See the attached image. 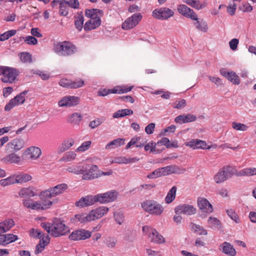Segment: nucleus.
<instances>
[{"label":"nucleus","mask_w":256,"mask_h":256,"mask_svg":"<svg viewBox=\"0 0 256 256\" xmlns=\"http://www.w3.org/2000/svg\"><path fill=\"white\" fill-rule=\"evenodd\" d=\"M41 226L50 234L54 237L64 236L70 230L68 227L59 220H55L52 224L42 223Z\"/></svg>","instance_id":"obj_1"},{"label":"nucleus","mask_w":256,"mask_h":256,"mask_svg":"<svg viewBox=\"0 0 256 256\" xmlns=\"http://www.w3.org/2000/svg\"><path fill=\"white\" fill-rule=\"evenodd\" d=\"M68 188L66 184H60L40 192L38 196L42 200L50 199L62 194L66 192Z\"/></svg>","instance_id":"obj_2"},{"label":"nucleus","mask_w":256,"mask_h":256,"mask_svg":"<svg viewBox=\"0 0 256 256\" xmlns=\"http://www.w3.org/2000/svg\"><path fill=\"white\" fill-rule=\"evenodd\" d=\"M54 52L59 56H68L72 55L77 51L76 46L72 43L64 41L54 44Z\"/></svg>","instance_id":"obj_3"},{"label":"nucleus","mask_w":256,"mask_h":256,"mask_svg":"<svg viewBox=\"0 0 256 256\" xmlns=\"http://www.w3.org/2000/svg\"><path fill=\"white\" fill-rule=\"evenodd\" d=\"M141 206L145 212L154 216H160L164 211L163 206L158 202L152 200L144 201L141 203Z\"/></svg>","instance_id":"obj_4"},{"label":"nucleus","mask_w":256,"mask_h":256,"mask_svg":"<svg viewBox=\"0 0 256 256\" xmlns=\"http://www.w3.org/2000/svg\"><path fill=\"white\" fill-rule=\"evenodd\" d=\"M54 201L50 200L40 201H34L32 199L26 198L22 200V204L24 207L34 210H46L50 208Z\"/></svg>","instance_id":"obj_5"},{"label":"nucleus","mask_w":256,"mask_h":256,"mask_svg":"<svg viewBox=\"0 0 256 256\" xmlns=\"http://www.w3.org/2000/svg\"><path fill=\"white\" fill-rule=\"evenodd\" d=\"M98 168L96 165L92 164H84L81 166V174H82V179L90 180L100 177Z\"/></svg>","instance_id":"obj_6"},{"label":"nucleus","mask_w":256,"mask_h":256,"mask_svg":"<svg viewBox=\"0 0 256 256\" xmlns=\"http://www.w3.org/2000/svg\"><path fill=\"white\" fill-rule=\"evenodd\" d=\"M144 234L148 236L150 241L156 244H162L165 242L164 236L160 234L158 231L151 227L145 226L142 228Z\"/></svg>","instance_id":"obj_7"},{"label":"nucleus","mask_w":256,"mask_h":256,"mask_svg":"<svg viewBox=\"0 0 256 256\" xmlns=\"http://www.w3.org/2000/svg\"><path fill=\"white\" fill-rule=\"evenodd\" d=\"M234 174L232 167L225 166L220 168L214 177V181L216 184H221L230 178Z\"/></svg>","instance_id":"obj_8"},{"label":"nucleus","mask_w":256,"mask_h":256,"mask_svg":"<svg viewBox=\"0 0 256 256\" xmlns=\"http://www.w3.org/2000/svg\"><path fill=\"white\" fill-rule=\"evenodd\" d=\"M152 16L158 20H168L174 15V11L166 7L156 8L152 12Z\"/></svg>","instance_id":"obj_9"},{"label":"nucleus","mask_w":256,"mask_h":256,"mask_svg":"<svg viewBox=\"0 0 256 256\" xmlns=\"http://www.w3.org/2000/svg\"><path fill=\"white\" fill-rule=\"evenodd\" d=\"M118 194L115 190L97 194L96 195V202L102 204L113 202L116 199Z\"/></svg>","instance_id":"obj_10"},{"label":"nucleus","mask_w":256,"mask_h":256,"mask_svg":"<svg viewBox=\"0 0 256 256\" xmlns=\"http://www.w3.org/2000/svg\"><path fill=\"white\" fill-rule=\"evenodd\" d=\"M19 74L20 72L17 69L6 66L1 80L4 82L12 84Z\"/></svg>","instance_id":"obj_11"},{"label":"nucleus","mask_w":256,"mask_h":256,"mask_svg":"<svg viewBox=\"0 0 256 256\" xmlns=\"http://www.w3.org/2000/svg\"><path fill=\"white\" fill-rule=\"evenodd\" d=\"M142 18L140 13H136L126 18L122 24V28L124 30H129L134 28Z\"/></svg>","instance_id":"obj_12"},{"label":"nucleus","mask_w":256,"mask_h":256,"mask_svg":"<svg viewBox=\"0 0 256 256\" xmlns=\"http://www.w3.org/2000/svg\"><path fill=\"white\" fill-rule=\"evenodd\" d=\"M24 146V142L22 139L16 138L8 142L5 146L6 153L16 152L22 149Z\"/></svg>","instance_id":"obj_13"},{"label":"nucleus","mask_w":256,"mask_h":256,"mask_svg":"<svg viewBox=\"0 0 256 256\" xmlns=\"http://www.w3.org/2000/svg\"><path fill=\"white\" fill-rule=\"evenodd\" d=\"M80 102V98L74 96H66L62 97L58 102L60 107L70 108L77 106Z\"/></svg>","instance_id":"obj_14"},{"label":"nucleus","mask_w":256,"mask_h":256,"mask_svg":"<svg viewBox=\"0 0 256 256\" xmlns=\"http://www.w3.org/2000/svg\"><path fill=\"white\" fill-rule=\"evenodd\" d=\"M109 211V208L106 206H98L89 212V217L90 222L100 219L106 216Z\"/></svg>","instance_id":"obj_15"},{"label":"nucleus","mask_w":256,"mask_h":256,"mask_svg":"<svg viewBox=\"0 0 256 256\" xmlns=\"http://www.w3.org/2000/svg\"><path fill=\"white\" fill-rule=\"evenodd\" d=\"M178 12L183 16L192 20H197V14L191 8L184 4L177 6Z\"/></svg>","instance_id":"obj_16"},{"label":"nucleus","mask_w":256,"mask_h":256,"mask_svg":"<svg viewBox=\"0 0 256 256\" xmlns=\"http://www.w3.org/2000/svg\"><path fill=\"white\" fill-rule=\"evenodd\" d=\"M97 203L96 195H88L75 202V206L80 208L92 206Z\"/></svg>","instance_id":"obj_17"},{"label":"nucleus","mask_w":256,"mask_h":256,"mask_svg":"<svg viewBox=\"0 0 256 256\" xmlns=\"http://www.w3.org/2000/svg\"><path fill=\"white\" fill-rule=\"evenodd\" d=\"M196 210L192 205L188 204H181L174 208V212L176 214H186L191 216L196 213Z\"/></svg>","instance_id":"obj_18"},{"label":"nucleus","mask_w":256,"mask_h":256,"mask_svg":"<svg viewBox=\"0 0 256 256\" xmlns=\"http://www.w3.org/2000/svg\"><path fill=\"white\" fill-rule=\"evenodd\" d=\"M91 234L90 232L84 229H80L72 232L69 236V238L74 241L84 240L90 238Z\"/></svg>","instance_id":"obj_19"},{"label":"nucleus","mask_w":256,"mask_h":256,"mask_svg":"<svg viewBox=\"0 0 256 256\" xmlns=\"http://www.w3.org/2000/svg\"><path fill=\"white\" fill-rule=\"evenodd\" d=\"M197 204L199 208L204 212L210 214L213 212L212 206L206 198L203 197L198 198Z\"/></svg>","instance_id":"obj_20"},{"label":"nucleus","mask_w":256,"mask_h":256,"mask_svg":"<svg viewBox=\"0 0 256 256\" xmlns=\"http://www.w3.org/2000/svg\"><path fill=\"white\" fill-rule=\"evenodd\" d=\"M18 240V236L12 234H0V245L6 246Z\"/></svg>","instance_id":"obj_21"},{"label":"nucleus","mask_w":256,"mask_h":256,"mask_svg":"<svg viewBox=\"0 0 256 256\" xmlns=\"http://www.w3.org/2000/svg\"><path fill=\"white\" fill-rule=\"evenodd\" d=\"M139 158L137 157H128L127 158L125 156H118L115 157L112 161V164H130L135 163L139 160Z\"/></svg>","instance_id":"obj_22"},{"label":"nucleus","mask_w":256,"mask_h":256,"mask_svg":"<svg viewBox=\"0 0 256 256\" xmlns=\"http://www.w3.org/2000/svg\"><path fill=\"white\" fill-rule=\"evenodd\" d=\"M25 100V97L19 94L10 100L8 103L5 106L4 110L6 111H10L14 106L24 104Z\"/></svg>","instance_id":"obj_23"},{"label":"nucleus","mask_w":256,"mask_h":256,"mask_svg":"<svg viewBox=\"0 0 256 256\" xmlns=\"http://www.w3.org/2000/svg\"><path fill=\"white\" fill-rule=\"evenodd\" d=\"M25 154L30 156V158L32 160H38L42 154L41 149L35 146H31L27 148L25 150Z\"/></svg>","instance_id":"obj_24"},{"label":"nucleus","mask_w":256,"mask_h":256,"mask_svg":"<svg viewBox=\"0 0 256 256\" xmlns=\"http://www.w3.org/2000/svg\"><path fill=\"white\" fill-rule=\"evenodd\" d=\"M59 84L62 87L69 88H77L84 86V81L82 80H80L78 81L70 82L67 80H62L60 81Z\"/></svg>","instance_id":"obj_25"},{"label":"nucleus","mask_w":256,"mask_h":256,"mask_svg":"<svg viewBox=\"0 0 256 256\" xmlns=\"http://www.w3.org/2000/svg\"><path fill=\"white\" fill-rule=\"evenodd\" d=\"M74 143L75 140L72 138H68L64 140L58 148V154H61L66 150H68L74 145Z\"/></svg>","instance_id":"obj_26"},{"label":"nucleus","mask_w":256,"mask_h":256,"mask_svg":"<svg viewBox=\"0 0 256 256\" xmlns=\"http://www.w3.org/2000/svg\"><path fill=\"white\" fill-rule=\"evenodd\" d=\"M220 74L226 78L228 80L234 84H238L240 82L238 76L232 71H226L224 70H220Z\"/></svg>","instance_id":"obj_27"},{"label":"nucleus","mask_w":256,"mask_h":256,"mask_svg":"<svg viewBox=\"0 0 256 256\" xmlns=\"http://www.w3.org/2000/svg\"><path fill=\"white\" fill-rule=\"evenodd\" d=\"M197 117L196 115L188 114H182L176 116L174 119L176 123L182 124L194 122L196 120Z\"/></svg>","instance_id":"obj_28"},{"label":"nucleus","mask_w":256,"mask_h":256,"mask_svg":"<svg viewBox=\"0 0 256 256\" xmlns=\"http://www.w3.org/2000/svg\"><path fill=\"white\" fill-rule=\"evenodd\" d=\"M83 116L80 113L74 112L68 116L66 122L73 126H78Z\"/></svg>","instance_id":"obj_29"},{"label":"nucleus","mask_w":256,"mask_h":256,"mask_svg":"<svg viewBox=\"0 0 256 256\" xmlns=\"http://www.w3.org/2000/svg\"><path fill=\"white\" fill-rule=\"evenodd\" d=\"M16 184H22L32 180V176L26 173L18 172L14 174Z\"/></svg>","instance_id":"obj_30"},{"label":"nucleus","mask_w":256,"mask_h":256,"mask_svg":"<svg viewBox=\"0 0 256 256\" xmlns=\"http://www.w3.org/2000/svg\"><path fill=\"white\" fill-rule=\"evenodd\" d=\"M162 171L164 176L172 174H182L185 172V169L180 168L176 165H171L162 167Z\"/></svg>","instance_id":"obj_31"},{"label":"nucleus","mask_w":256,"mask_h":256,"mask_svg":"<svg viewBox=\"0 0 256 256\" xmlns=\"http://www.w3.org/2000/svg\"><path fill=\"white\" fill-rule=\"evenodd\" d=\"M71 221L72 222H79L80 224H86L90 222V220L89 217V214L80 212L75 214L71 218Z\"/></svg>","instance_id":"obj_32"},{"label":"nucleus","mask_w":256,"mask_h":256,"mask_svg":"<svg viewBox=\"0 0 256 256\" xmlns=\"http://www.w3.org/2000/svg\"><path fill=\"white\" fill-rule=\"evenodd\" d=\"M15 224L12 218H6L0 222V234H4L9 231Z\"/></svg>","instance_id":"obj_33"},{"label":"nucleus","mask_w":256,"mask_h":256,"mask_svg":"<svg viewBox=\"0 0 256 256\" xmlns=\"http://www.w3.org/2000/svg\"><path fill=\"white\" fill-rule=\"evenodd\" d=\"M2 160L5 164H18L21 160V158L15 152H11L4 157Z\"/></svg>","instance_id":"obj_34"},{"label":"nucleus","mask_w":256,"mask_h":256,"mask_svg":"<svg viewBox=\"0 0 256 256\" xmlns=\"http://www.w3.org/2000/svg\"><path fill=\"white\" fill-rule=\"evenodd\" d=\"M220 250L222 252L230 256H234L236 251L233 246L229 242H224L220 245Z\"/></svg>","instance_id":"obj_35"},{"label":"nucleus","mask_w":256,"mask_h":256,"mask_svg":"<svg viewBox=\"0 0 256 256\" xmlns=\"http://www.w3.org/2000/svg\"><path fill=\"white\" fill-rule=\"evenodd\" d=\"M19 196L22 198L34 197L36 195L33 187L22 188L18 192Z\"/></svg>","instance_id":"obj_36"},{"label":"nucleus","mask_w":256,"mask_h":256,"mask_svg":"<svg viewBox=\"0 0 256 256\" xmlns=\"http://www.w3.org/2000/svg\"><path fill=\"white\" fill-rule=\"evenodd\" d=\"M40 239V243L36 246V254L42 252L50 242V238L48 235L41 236Z\"/></svg>","instance_id":"obj_37"},{"label":"nucleus","mask_w":256,"mask_h":256,"mask_svg":"<svg viewBox=\"0 0 256 256\" xmlns=\"http://www.w3.org/2000/svg\"><path fill=\"white\" fill-rule=\"evenodd\" d=\"M183 2L197 10L204 8L208 4L206 1L200 2L199 0H184Z\"/></svg>","instance_id":"obj_38"},{"label":"nucleus","mask_w":256,"mask_h":256,"mask_svg":"<svg viewBox=\"0 0 256 256\" xmlns=\"http://www.w3.org/2000/svg\"><path fill=\"white\" fill-rule=\"evenodd\" d=\"M100 24V18H94L90 20L85 24L84 26V30L86 31H88L95 29L98 27Z\"/></svg>","instance_id":"obj_39"},{"label":"nucleus","mask_w":256,"mask_h":256,"mask_svg":"<svg viewBox=\"0 0 256 256\" xmlns=\"http://www.w3.org/2000/svg\"><path fill=\"white\" fill-rule=\"evenodd\" d=\"M133 86L121 85L115 86L113 88L109 90L110 93L121 94L130 92Z\"/></svg>","instance_id":"obj_40"},{"label":"nucleus","mask_w":256,"mask_h":256,"mask_svg":"<svg viewBox=\"0 0 256 256\" xmlns=\"http://www.w3.org/2000/svg\"><path fill=\"white\" fill-rule=\"evenodd\" d=\"M125 140L122 138H118L114 140L106 146V149H114L124 144Z\"/></svg>","instance_id":"obj_41"},{"label":"nucleus","mask_w":256,"mask_h":256,"mask_svg":"<svg viewBox=\"0 0 256 256\" xmlns=\"http://www.w3.org/2000/svg\"><path fill=\"white\" fill-rule=\"evenodd\" d=\"M238 176H253L256 175V168H246L236 173Z\"/></svg>","instance_id":"obj_42"},{"label":"nucleus","mask_w":256,"mask_h":256,"mask_svg":"<svg viewBox=\"0 0 256 256\" xmlns=\"http://www.w3.org/2000/svg\"><path fill=\"white\" fill-rule=\"evenodd\" d=\"M196 22L194 23L196 28L200 31L206 32L208 30V26L206 22L204 20H199L197 16Z\"/></svg>","instance_id":"obj_43"},{"label":"nucleus","mask_w":256,"mask_h":256,"mask_svg":"<svg viewBox=\"0 0 256 256\" xmlns=\"http://www.w3.org/2000/svg\"><path fill=\"white\" fill-rule=\"evenodd\" d=\"M177 190V188L176 186H172L171 189L168 192L165 198L164 201L167 204H170L172 202L176 196V192Z\"/></svg>","instance_id":"obj_44"},{"label":"nucleus","mask_w":256,"mask_h":256,"mask_svg":"<svg viewBox=\"0 0 256 256\" xmlns=\"http://www.w3.org/2000/svg\"><path fill=\"white\" fill-rule=\"evenodd\" d=\"M100 14L101 11L97 9L86 10L85 11L86 16L90 18V20L100 18Z\"/></svg>","instance_id":"obj_45"},{"label":"nucleus","mask_w":256,"mask_h":256,"mask_svg":"<svg viewBox=\"0 0 256 256\" xmlns=\"http://www.w3.org/2000/svg\"><path fill=\"white\" fill-rule=\"evenodd\" d=\"M133 110L130 109H122L115 112L112 116L114 118H118L133 114Z\"/></svg>","instance_id":"obj_46"},{"label":"nucleus","mask_w":256,"mask_h":256,"mask_svg":"<svg viewBox=\"0 0 256 256\" xmlns=\"http://www.w3.org/2000/svg\"><path fill=\"white\" fill-rule=\"evenodd\" d=\"M208 225L212 229L219 228H220L221 222L216 218L210 216L208 220Z\"/></svg>","instance_id":"obj_47"},{"label":"nucleus","mask_w":256,"mask_h":256,"mask_svg":"<svg viewBox=\"0 0 256 256\" xmlns=\"http://www.w3.org/2000/svg\"><path fill=\"white\" fill-rule=\"evenodd\" d=\"M190 227L195 233L198 235H206L207 230L202 226L194 223L190 224Z\"/></svg>","instance_id":"obj_48"},{"label":"nucleus","mask_w":256,"mask_h":256,"mask_svg":"<svg viewBox=\"0 0 256 256\" xmlns=\"http://www.w3.org/2000/svg\"><path fill=\"white\" fill-rule=\"evenodd\" d=\"M69 6L67 0H62L60 2V14L61 16H66L68 14Z\"/></svg>","instance_id":"obj_49"},{"label":"nucleus","mask_w":256,"mask_h":256,"mask_svg":"<svg viewBox=\"0 0 256 256\" xmlns=\"http://www.w3.org/2000/svg\"><path fill=\"white\" fill-rule=\"evenodd\" d=\"M104 243L108 248L113 249L116 248L118 244V240L114 237H108L104 240Z\"/></svg>","instance_id":"obj_50"},{"label":"nucleus","mask_w":256,"mask_h":256,"mask_svg":"<svg viewBox=\"0 0 256 256\" xmlns=\"http://www.w3.org/2000/svg\"><path fill=\"white\" fill-rule=\"evenodd\" d=\"M15 184L16 182L14 174L10 175V176L6 178L2 179L0 180V185L4 187L12 185Z\"/></svg>","instance_id":"obj_51"},{"label":"nucleus","mask_w":256,"mask_h":256,"mask_svg":"<svg viewBox=\"0 0 256 256\" xmlns=\"http://www.w3.org/2000/svg\"><path fill=\"white\" fill-rule=\"evenodd\" d=\"M18 57L22 63H30L32 62V55L27 52H22L18 54Z\"/></svg>","instance_id":"obj_52"},{"label":"nucleus","mask_w":256,"mask_h":256,"mask_svg":"<svg viewBox=\"0 0 256 256\" xmlns=\"http://www.w3.org/2000/svg\"><path fill=\"white\" fill-rule=\"evenodd\" d=\"M232 127L236 131L242 132L246 131L248 128V126L247 125L236 122H232Z\"/></svg>","instance_id":"obj_53"},{"label":"nucleus","mask_w":256,"mask_h":256,"mask_svg":"<svg viewBox=\"0 0 256 256\" xmlns=\"http://www.w3.org/2000/svg\"><path fill=\"white\" fill-rule=\"evenodd\" d=\"M91 144L92 141H84L78 148H76V152H84L88 150L90 148Z\"/></svg>","instance_id":"obj_54"},{"label":"nucleus","mask_w":256,"mask_h":256,"mask_svg":"<svg viewBox=\"0 0 256 256\" xmlns=\"http://www.w3.org/2000/svg\"><path fill=\"white\" fill-rule=\"evenodd\" d=\"M226 212L228 216L236 223L238 224L240 222V218L234 210L232 208L228 209L226 210Z\"/></svg>","instance_id":"obj_55"},{"label":"nucleus","mask_w":256,"mask_h":256,"mask_svg":"<svg viewBox=\"0 0 256 256\" xmlns=\"http://www.w3.org/2000/svg\"><path fill=\"white\" fill-rule=\"evenodd\" d=\"M76 151H70L67 152L62 158V160L64 162H68L74 160L76 156Z\"/></svg>","instance_id":"obj_56"},{"label":"nucleus","mask_w":256,"mask_h":256,"mask_svg":"<svg viewBox=\"0 0 256 256\" xmlns=\"http://www.w3.org/2000/svg\"><path fill=\"white\" fill-rule=\"evenodd\" d=\"M16 30H11L6 31L4 34H0V41L6 40L16 34Z\"/></svg>","instance_id":"obj_57"},{"label":"nucleus","mask_w":256,"mask_h":256,"mask_svg":"<svg viewBox=\"0 0 256 256\" xmlns=\"http://www.w3.org/2000/svg\"><path fill=\"white\" fill-rule=\"evenodd\" d=\"M164 173L162 168L156 170L147 176L148 178L150 179L155 178L158 177L164 176Z\"/></svg>","instance_id":"obj_58"},{"label":"nucleus","mask_w":256,"mask_h":256,"mask_svg":"<svg viewBox=\"0 0 256 256\" xmlns=\"http://www.w3.org/2000/svg\"><path fill=\"white\" fill-rule=\"evenodd\" d=\"M114 216L116 222L121 225L123 224L124 218L123 213L122 212H116L114 213Z\"/></svg>","instance_id":"obj_59"},{"label":"nucleus","mask_w":256,"mask_h":256,"mask_svg":"<svg viewBox=\"0 0 256 256\" xmlns=\"http://www.w3.org/2000/svg\"><path fill=\"white\" fill-rule=\"evenodd\" d=\"M84 22V18L82 16L80 15L76 18L74 24L76 28L78 30H81L82 27Z\"/></svg>","instance_id":"obj_60"},{"label":"nucleus","mask_w":256,"mask_h":256,"mask_svg":"<svg viewBox=\"0 0 256 256\" xmlns=\"http://www.w3.org/2000/svg\"><path fill=\"white\" fill-rule=\"evenodd\" d=\"M142 139V138L141 136H134L132 138L131 140H134L135 141L134 145H136V147L140 148L142 147L146 142L145 140H142V141H140V140Z\"/></svg>","instance_id":"obj_61"},{"label":"nucleus","mask_w":256,"mask_h":256,"mask_svg":"<svg viewBox=\"0 0 256 256\" xmlns=\"http://www.w3.org/2000/svg\"><path fill=\"white\" fill-rule=\"evenodd\" d=\"M239 43V40L237 38H232L229 42V46L230 48L233 50L236 51L238 49V46Z\"/></svg>","instance_id":"obj_62"},{"label":"nucleus","mask_w":256,"mask_h":256,"mask_svg":"<svg viewBox=\"0 0 256 256\" xmlns=\"http://www.w3.org/2000/svg\"><path fill=\"white\" fill-rule=\"evenodd\" d=\"M236 5L235 3L230 4L227 7V12L231 16L235 14Z\"/></svg>","instance_id":"obj_63"},{"label":"nucleus","mask_w":256,"mask_h":256,"mask_svg":"<svg viewBox=\"0 0 256 256\" xmlns=\"http://www.w3.org/2000/svg\"><path fill=\"white\" fill-rule=\"evenodd\" d=\"M102 120L101 118H97L94 120L91 121L89 124V126L92 128H95L102 122Z\"/></svg>","instance_id":"obj_64"}]
</instances>
